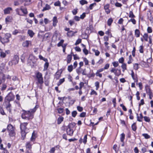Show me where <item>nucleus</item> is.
Here are the masks:
<instances>
[{
	"mask_svg": "<svg viewBox=\"0 0 153 153\" xmlns=\"http://www.w3.org/2000/svg\"><path fill=\"white\" fill-rule=\"evenodd\" d=\"M39 106L36 105L34 108L28 111L23 110V113L22 114V117L23 119L29 120L32 119L33 117V114L38 108Z\"/></svg>",
	"mask_w": 153,
	"mask_h": 153,
	"instance_id": "1",
	"label": "nucleus"
},
{
	"mask_svg": "<svg viewBox=\"0 0 153 153\" xmlns=\"http://www.w3.org/2000/svg\"><path fill=\"white\" fill-rule=\"evenodd\" d=\"M28 124L27 123H21L20 127L22 135V136L25 137L26 134V130L27 129L26 126Z\"/></svg>",
	"mask_w": 153,
	"mask_h": 153,
	"instance_id": "2",
	"label": "nucleus"
},
{
	"mask_svg": "<svg viewBox=\"0 0 153 153\" xmlns=\"http://www.w3.org/2000/svg\"><path fill=\"white\" fill-rule=\"evenodd\" d=\"M11 37V34H10L7 33L5 34L4 37L1 38V42L3 44L8 42H9V39Z\"/></svg>",
	"mask_w": 153,
	"mask_h": 153,
	"instance_id": "3",
	"label": "nucleus"
},
{
	"mask_svg": "<svg viewBox=\"0 0 153 153\" xmlns=\"http://www.w3.org/2000/svg\"><path fill=\"white\" fill-rule=\"evenodd\" d=\"M36 76L38 83L41 84H43L44 81L42 74L39 72H38L36 74Z\"/></svg>",
	"mask_w": 153,
	"mask_h": 153,
	"instance_id": "4",
	"label": "nucleus"
},
{
	"mask_svg": "<svg viewBox=\"0 0 153 153\" xmlns=\"http://www.w3.org/2000/svg\"><path fill=\"white\" fill-rule=\"evenodd\" d=\"M110 72L111 73H114L115 76H119L121 74V71L120 69H118L114 68H111Z\"/></svg>",
	"mask_w": 153,
	"mask_h": 153,
	"instance_id": "5",
	"label": "nucleus"
},
{
	"mask_svg": "<svg viewBox=\"0 0 153 153\" xmlns=\"http://www.w3.org/2000/svg\"><path fill=\"white\" fill-rule=\"evenodd\" d=\"M15 98V96L11 92L5 98V100H7L8 102L13 100Z\"/></svg>",
	"mask_w": 153,
	"mask_h": 153,
	"instance_id": "6",
	"label": "nucleus"
},
{
	"mask_svg": "<svg viewBox=\"0 0 153 153\" xmlns=\"http://www.w3.org/2000/svg\"><path fill=\"white\" fill-rule=\"evenodd\" d=\"M34 142L31 141H28L26 143L25 145L27 150L30 151L32 149V146L34 143Z\"/></svg>",
	"mask_w": 153,
	"mask_h": 153,
	"instance_id": "7",
	"label": "nucleus"
},
{
	"mask_svg": "<svg viewBox=\"0 0 153 153\" xmlns=\"http://www.w3.org/2000/svg\"><path fill=\"white\" fill-rule=\"evenodd\" d=\"M22 45L24 47L27 48L29 45H31V42L30 41L26 40L23 42Z\"/></svg>",
	"mask_w": 153,
	"mask_h": 153,
	"instance_id": "8",
	"label": "nucleus"
},
{
	"mask_svg": "<svg viewBox=\"0 0 153 153\" xmlns=\"http://www.w3.org/2000/svg\"><path fill=\"white\" fill-rule=\"evenodd\" d=\"M5 107L7 111H8L9 112H11V105L10 104L9 102H6L5 103Z\"/></svg>",
	"mask_w": 153,
	"mask_h": 153,
	"instance_id": "9",
	"label": "nucleus"
},
{
	"mask_svg": "<svg viewBox=\"0 0 153 153\" xmlns=\"http://www.w3.org/2000/svg\"><path fill=\"white\" fill-rule=\"evenodd\" d=\"M110 5L108 4H107L104 6V9L107 14H108L110 12V10L109 9Z\"/></svg>",
	"mask_w": 153,
	"mask_h": 153,
	"instance_id": "10",
	"label": "nucleus"
},
{
	"mask_svg": "<svg viewBox=\"0 0 153 153\" xmlns=\"http://www.w3.org/2000/svg\"><path fill=\"white\" fill-rule=\"evenodd\" d=\"M6 64L3 63L0 65V73H2L5 70V67Z\"/></svg>",
	"mask_w": 153,
	"mask_h": 153,
	"instance_id": "11",
	"label": "nucleus"
},
{
	"mask_svg": "<svg viewBox=\"0 0 153 153\" xmlns=\"http://www.w3.org/2000/svg\"><path fill=\"white\" fill-rule=\"evenodd\" d=\"M19 58L17 55H15L13 58V60H12L13 63L14 65H16L19 62Z\"/></svg>",
	"mask_w": 153,
	"mask_h": 153,
	"instance_id": "12",
	"label": "nucleus"
},
{
	"mask_svg": "<svg viewBox=\"0 0 153 153\" xmlns=\"http://www.w3.org/2000/svg\"><path fill=\"white\" fill-rule=\"evenodd\" d=\"M53 26L55 27L57 25V24L58 22L57 18L56 16H54L53 19Z\"/></svg>",
	"mask_w": 153,
	"mask_h": 153,
	"instance_id": "13",
	"label": "nucleus"
},
{
	"mask_svg": "<svg viewBox=\"0 0 153 153\" xmlns=\"http://www.w3.org/2000/svg\"><path fill=\"white\" fill-rule=\"evenodd\" d=\"M12 9L10 7H8L4 10V13L5 14L10 13L11 11L12 10Z\"/></svg>",
	"mask_w": 153,
	"mask_h": 153,
	"instance_id": "14",
	"label": "nucleus"
},
{
	"mask_svg": "<svg viewBox=\"0 0 153 153\" xmlns=\"http://www.w3.org/2000/svg\"><path fill=\"white\" fill-rule=\"evenodd\" d=\"M66 131L68 135L70 136H72L73 135L74 131L73 129H71L70 127L67 129Z\"/></svg>",
	"mask_w": 153,
	"mask_h": 153,
	"instance_id": "15",
	"label": "nucleus"
},
{
	"mask_svg": "<svg viewBox=\"0 0 153 153\" xmlns=\"http://www.w3.org/2000/svg\"><path fill=\"white\" fill-rule=\"evenodd\" d=\"M77 33V31H76L74 32L72 30H70L67 33V35L69 37H72L74 35L75 33Z\"/></svg>",
	"mask_w": 153,
	"mask_h": 153,
	"instance_id": "16",
	"label": "nucleus"
},
{
	"mask_svg": "<svg viewBox=\"0 0 153 153\" xmlns=\"http://www.w3.org/2000/svg\"><path fill=\"white\" fill-rule=\"evenodd\" d=\"M131 75L132 79L134 80L135 82H137L138 80L136 75H134L133 71L131 70Z\"/></svg>",
	"mask_w": 153,
	"mask_h": 153,
	"instance_id": "17",
	"label": "nucleus"
},
{
	"mask_svg": "<svg viewBox=\"0 0 153 153\" xmlns=\"http://www.w3.org/2000/svg\"><path fill=\"white\" fill-rule=\"evenodd\" d=\"M36 138V134L35 133V131H34L33 132L32 136L30 139V141L34 142L35 141Z\"/></svg>",
	"mask_w": 153,
	"mask_h": 153,
	"instance_id": "18",
	"label": "nucleus"
},
{
	"mask_svg": "<svg viewBox=\"0 0 153 153\" xmlns=\"http://www.w3.org/2000/svg\"><path fill=\"white\" fill-rule=\"evenodd\" d=\"M12 17L10 16H8L5 19L6 23L7 24L8 22H11L12 20Z\"/></svg>",
	"mask_w": 153,
	"mask_h": 153,
	"instance_id": "19",
	"label": "nucleus"
},
{
	"mask_svg": "<svg viewBox=\"0 0 153 153\" xmlns=\"http://www.w3.org/2000/svg\"><path fill=\"white\" fill-rule=\"evenodd\" d=\"M137 120L139 122H142V120L143 118L142 114L141 113L140 114V116H138V114H137Z\"/></svg>",
	"mask_w": 153,
	"mask_h": 153,
	"instance_id": "20",
	"label": "nucleus"
},
{
	"mask_svg": "<svg viewBox=\"0 0 153 153\" xmlns=\"http://www.w3.org/2000/svg\"><path fill=\"white\" fill-rule=\"evenodd\" d=\"M64 118L62 116L59 117L57 119V123L58 124H60L63 121Z\"/></svg>",
	"mask_w": 153,
	"mask_h": 153,
	"instance_id": "21",
	"label": "nucleus"
},
{
	"mask_svg": "<svg viewBox=\"0 0 153 153\" xmlns=\"http://www.w3.org/2000/svg\"><path fill=\"white\" fill-rule=\"evenodd\" d=\"M121 67L122 69V71L124 72L126 70H127V65L126 63H124L122 64Z\"/></svg>",
	"mask_w": 153,
	"mask_h": 153,
	"instance_id": "22",
	"label": "nucleus"
},
{
	"mask_svg": "<svg viewBox=\"0 0 153 153\" xmlns=\"http://www.w3.org/2000/svg\"><path fill=\"white\" fill-rule=\"evenodd\" d=\"M57 110L59 114L63 113L64 111V108L59 107L58 106Z\"/></svg>",
	"mask_w": 153,
	"mask_h": 153,
	"instance_id": "23",
	"label": "nucleus"
},
{
	"mask_svg": "<svg viewBox=\"0 0 153 153\" xmlns=\"http://www.w3.org/2000/svg\"><path fill=\"white\" fill-rule=\"evenodd\" d=\"M0 56L1 58H4L6 56V54L5 52L2 51L1 49H0Z\"/></svg>",
	"mask_w": 153,
	"mask_h": 153,
	"instance_id": "24",
	"label": "nucleus"
},
{
	"mask_svg": "<svg viewBox=\"0 0 153 153\" xmlns=\"http://www.w3.org/2000/svg\"><path fill=\"white\" fill-rule=\"evenodd\" d=\"M72 59V56L71 55H68L67 56V63L69 64L70 63L71 61V59Z\"/></svg>",
	"mask_w": 153,
	"mask_h": 153,
	"instance_id": "25",
	"label": "nucleus"
},
{
	"mask_svg": "<svg viewBox=\"0 0 153 153\" xmlns=\"http://www.w3.org/2000/svg\"><path fill=\"white\" fill-rule=\"evenodd\" d=\"M27 33L31 37H32L34 34V33L33 31L32 30H28Z\"/></svg>",
	"mask_w": 153,
	"mask_h": 153,
	"instance_id": "26",
	"label": "nucleus"
},
{
	"mask_svg": "<svg viewBox=\"0 0 153 153\" xmlns=\"http://www.w3.org/2000/svg\"><path fill=\"white\" fill-rule=\"evenodd\" d=\"M51 8V6L48 4H46L45 5V7H44L43 9L42 10V11H44L46 10H49Z\"/></svg>",
	"mask_w": 153,
	"mask_h": 153,
	"instance_id": "27",
	"label": "nucleus"
},
{
	"mask_svg": "<svg viewBox=\"0 0 153 153\" xmlns=\"http://www.w3.org/2000/svg\"><path fill=\"white\" fill-rule=\"evenodd\" d=\"M7 129L9 131L14 130V128L11 125L9 124L7 126Z\"/></svg>",
	"mask_w": 153,
	"mask_h": 153,
	"instance_id": "28",
	"label": "nucleus"
},
{
	"mask_svg": "<svg viewBox=\"0 0 153 153\" xmlns=\"http://www.w3.org/2000/svg\"><path fill=\"white\" fill-rule=\"evenodd\" d=\"M20 10L23 12L25 14H27L28 12L27 9L26 8H20Z\"/></svg>",
	"mask_w": 153,
	"mask_h": 153,
	"instance_id": "29",
	"label": "nucleus"
},
{
	"mask_svg": "<svg viewBox=\"0 0 153 153\" xmlns=\"http://www.w3.org/2000/svg\"><path fill=\"white\" fill-rule=\"evenodd\" d=\"M76 71L78 74L79 75L82 73V69L81 67H79L76 69Z\"/></svg>",
	"mask_w": 153,
	"mask_h": 153,
	"instance_id": "30",
	"label": "nucleus"
},
{
	"mask_svg": "<svg viewBox=\"0 0 153 153\" xmlns=\"http://www.w3.org/2000/svg\"><path fill=\"white\" fill-rule=\"evenodd\" d=\"M148 34L147 33H144L143 36V38L146 41H148Z\"/></svg>",
	"mask_w": 153,
	"mask_h": 153,
	"instance_id": "31",
	"label": "nucleus"
},
{
	"mask_svg": "<svg viewBox=\"0 0 153 153\" xmlns=\"http://www.w3.org/2000/svg\"><path fill=\"white\" fill-rule=\"evenodd\" d=\"M133 60L132 58V57L131 55H130L128 57V60L127 62V63L128 64H131L133 62Z\"/></svg>",
	"mask_w": 153,
	"mask_h": 153,
	"instance_id": "32",
	"label": "nucleus"
},
{
	"mask_svg": "<svg viewBox=\"0 0 153 153\" xmlns=\"http://www.w3.org/2000/svg\"><path fill=\"white\" fill-rule=\"evenodd\" d=\"M49 66V63L48 62H45L44 64L43 71H44L47 70Z\"/></svg>",
	"mask_w": 153,
	"mask_h": 153,
	"instance_id": "33",
	"label": "nucleus"
},
{
	"mask_svg": "<svg viewBox=\"0 0 153 153\" xmlns=\"http://www.w3.org/2000/svg\"><path fill=\"white\" fill-rule=\"evenodd\" d=\"M131 128L133 131H136L137 129V127L136 125V123H133L132 125Z\"/></svg>",
	"mask_w": 153,
	"mask_h": 153,
	"instance_id": "34",
	"label": "nucleus"
},
{
	"mask_svg": "<svg viewBox=\"0 0 153 153\" xmlns=\"http://www.w3.org/2000/svg\"><path fill=\"white\" fill-rule=\"evenodd\" d=\"M135 34L136 36L137 37H138L140 36V32L138 29H136L135 31Z\"/></svg>",
	"mask_w": 153,
	"mask_h": 153,
	"instance_id": "35",
	"label": "nucleus"
},
{
	"mask_svg": "<svg viewBox=\"0 0 153 153\" xmlns=\"http://www.w3.org/2000/svg\"><path fill=\"white\" fill-rule=\"evenodd\" d=\"M146 91L147 94L148 95H150V94H152V93L149 87L146 88Z\"/></svg>",
	"mask_w": 153,
	"mask_h": 153,
	"instance_id": "36",
	"label": "nucleus"
},
{
	"mask_svg": "<svg viewBox=\"0 0 153 153\" xmlns=\"http://www.w3.org/2000/svg\"><path fill=\"white\" fill-rule=\"evenodd\" d=\"M61 73L59 72H57L56 73L55 75V78L57 79H58L60 76Z\"/></svg>",
	"mask_w": 153,
	"mask_h": 153,
	"instance_id": "37",
	"label": "nucleus"
},
{
	"mask_svg": "<svg viewBox=\"0 0 153 153\" xmlns=\"http://www.w3.org/2000/svg\"><path fill=\"white\" fill-rule=\"evenodd\" d=\"M82 45L85 47L83 50V52L85 55H87L88 54V51L84 45L82 44Z\"/></svg>",
	"mask_w": 153,
	"mask_h": 153,
	"instance_id": "38",
	"label": "nucleus"
},
{
	"mask_svg": "<svg viewBox=\"0 0 153 153\" xmlns=\"http://www.w3.org/2000/svg\"><path fill=\"white\" fill-rule=\"evenodd\" d=\"M113 22V19L111 18H109V19H108L107 21L108 25L109 26H110L111 25Z\"/></svg>",
	"mask_w": 153,
	"mask_h": 153,
	"instance_id": "39",
	"label": "nucleus"
},
{
	"mask_svg": "<svg viewBox=\"0 0 153 153\" xmlns=\"http://www.w3.org/2000/svg\"><path fill=\"white\" fill-rule=\"evenodd\" d=\"M125 137V135L123 133L121 134L120 140L122 142H123Z\"/></svg>",
	"mask_w": 153,
	"mask_h": 153,
	"instance_id": "40",
	"label": "nucleus"
},
{
	"mask_svg": "<svg viewBox=\"0 0 153 153\" xmlns=\"http://www.w3.org/2000/svg\"><path fill=\"white\" fill-rule=\"evenodd\" d=\"M73 70V66L71 65L68 66V70L70 72H71Z\"/></svg>",
	"mask_w": 153,
	"mask_h": 153,
	"instance_id": "41",
	"label": "nucleus"
},
{
	"mask_svg": "<svg viewBox=\"0 0 153 153\" xmlns=\"http://www.w3.org/2000/svg\"><path fill=\"white\" fill-rule=\"evenodd\" d=\"M142 136L144 137L146 139H148L150 137V136L146 133L143 134Z\"/></svg>",
	"mask_w": 153,
	"mask_h": 153,
	"instance_id": "42",
	"label": "nucleus"
},
{
	"mask_svg": "<svg viewBox=\"0 0 153 153\" xmlns=\"http://www.w3.org/2000/svg\"><path fill=\"white\" fill-rule=\"evenodd\" d=\"M64 81H65V78H63L62 79H60L57 84V85L58 86L60 85Z\"/></svg>",
	"mask_w": 153,
	"mask_h": 153,
	"instance_id": "43",
	"label": "nucleus"
},
{
	"mask_svg": "<svg viewBox=\"0 0 153 153\" xmlns=\"http://www.w3.org/2000/svg\"><path fill=\"white\" fill-rule=\"evenodd\" d=\"M97 4L96 3H94L91 4L89 6V9L91 10L93 9V7L96 5Z\"/></svg>",
	"mask_w": 153,
	"mask_h": 153,
	"instance_id": "44",
	"label": "nucleus"
},
{
	"mask_svg": "<svg viewBox=\"0 0 153 153\" xmlns=\"http://www.w3.org/2000/svg\"><path fill=\"white\" fill-rule=\"evenodd\" d=\"M79 3L82 5L85 4H87L88 3V2L85 0H81L79 1Z\"/></svg>",
	"mask_w": 153,
	"mask_h": 153,
	"instance_id": "45",
	"label": "nucleus"
},
{
	"mask_svg": "<svg viewBox=\"0 0 153 153\" xmlns=\"http://www.w3.org/2000/svg\"><path fill=\"white\" fill-rule=\"evenodd\" d=\"M9 134L11 137L14 136L15 134L14 130L9 131Z\"/></svg>",
	"mask_w": 153,
	"mask_h": 153,
	"instance_id": "46",
	"label": "nucleus"
},
{
	"mask_svg": "<svg viewBox=\"0 0 153 153\" xmlns=\"http://www.w3.org/2000/svg\"><path fill=\"white\" fill-rule=\"evenodd\" d=\"M129 17L134 18L135 17V16L134 15L132 11H130L129 13Z\"/></svg>",
	"mask_w": 153,
	"mask_h": 153,
	"instance_id": "47",
	"label": "nucleus"
},
{
	"mask_svg": "<svg viewBox=\"0 0 153 153\" xmlns=\"http://www.w3.org/2000/svg\"><path fill=\"white\" fill-rule=\"evenodd\" d=\"M131 22L134 25L136 24V22L135 20L134 19H131L130 20H128V22Z\"/></svg>",
	"mask_w": 153,
	"mask_h": 153,
	"instance_id": "48",
	"label": "nucleus"
},
{
	"mask_svg": "<svg viewBox=\"0 0 153 153\" xmlns=\"http://www.w3.org/2000/svg\"><path fill=\"white\" fill-rule=\"evenodd\" d=\"M113 66L114 67H117L119 65V63L118 62L115 61L112 63Z\"/></svg>",
	"mask_w": 153,
	"mask_h": 153,
	"instance_id": "49",
	"label": "nucleus"
},
{
	"mask_svg": "<svg viewBox=\"0 0 153 153\" xmlns=\"http://www.w3.org/2000/svg\"><path fill=\"white\" fill-rule=\"evenodd\" d=\"M54 5L56 6H60L61 3L59 1H58L54 3Z\"/></svg>",
	"mask_w": 153,
	"mask_h": 153,
	"instance_id": "50",
	"label": "nucleus"
},
{
	"mask_svg": "<svg viewBox=\"0 0 153 153\" xmlns=\"http://www.w3.org/2000/svg\"><path fill=\"white\" fill-rule=\"evenodd\" d=\"M144 118V120L146 122H149L150 121V120L149 118V117L147 116H145L143 117Z\"/></svg>",
	"mask_w": 153,
	"mask_h": 153,
	"instance_id": "51",
	"label": "nucleus"
},
{
	"mask_svg": "<svg viewBox=\"0 0 153 153\" xmlns=\"http://www.w3.org/2000/svg\"><path fill=\"white\" fill-rule=\"evenodd\" d=\"M64 42V40H61L57 44V45L58 47H60V46H62H62H63L62 45V44Z\"/></svg>",
	"mask_w": 153,
	"mask_h": 153,
	"instance_id": "52",
	"label": "nucleus"
},
{
	"mask_svg": "<svg viewBox=\"0 0 153 153\" xmlns=\"http://www.w3.org/2000/svg\"><path fill=\"white\" fill-rule=\"evenodd\" d=\"M0 112L2 115H5L6 114L2 108L1 107H0Z\"/></svg>",
	"mask_w": 153,
	"mask_h": 153,
	"instance_id": "53",
	"label": "nucleus"
},
{
	"mask_svg": "<svg viewBox=\"0 0 153 153\" xmlns=\"http://www.w3.org/2000/svg\"><path fill=\"white\" fill-rule=\"evenodd\" d=\"M95 86L96 87V90H97L99 87V82H96L95 83Z\"/></svg>",
	"mask_w": 153,
	"mask_h": 153,
	"instance_id": "54",
	"label": "nucleus"
},
{
	"mask_svg": "<svg viewBox=\"0 0 153 153\" xmlns=\"http://www.w3.org/2000/svg\"><path fill=\"white\" fill-rule=\"evenodd\" d=\"M124 59L123 57L120 58L119 59V62L120 63H122V64L124 63Z\"/></svg>",
	"mask_w": 153,
	"mask_h": 153,
	"instance_id": "55",
	"label": "nucleus"
},
{
	"mask_svg": "<svg viewBox=\"0 0 153 153\" xmlns=\"http://www.w3.org/2000/svg\"><path fill=\"white\" fill-rule=\"evenodd\" d=\"M134 68L135 70H137L139 68L138 64L137 63H135L134 64Z\"/></svg>",
	"mask_w": 153,
	"mask_h": 153,
	"instance_id": "56",
	"label": "nucleus"
},
{
	"mask_svg": "<svg viewBox=\"0 0 153 153\" xmlns=\"http://www.w3.org/2000/svg\"><path fill=\"white\" fill-rule=\"evenodd\" d=\"M143 47L142 45L140 46L139 47V51L140 53H143Z\"/></svg>",
	"mask_w": 153,
	"mask_h": 153,
	"instance_id": "57",
	"label": "nucleus"
},
{
	"mask_svg": "<svg viewBox=\"0 0 153 153\" xmlns=\"http://www.w3.org/2000/svg\"><path fill=\"white\" fill-rule=\"evenodd\" d=\"M82 39H78L76 41L75 43V45H77L80 43L81 42Z\"/></svg>",
	"mask_w": 153,
	"mask_h": 153,
	"instance_id": "58",
	"label": "nucleus"
},
{
	"mask_svg": "<svg viewBox=\"0 0 153 153\" xmlns=\"http://www.w3.org/2000/svg\"><path fill=\"white\" fill-rule=\"evenodd\" d=\"M123 21H124V20L122 18H121L119 19V20L118 22V24H120V25L122 24Z\"/></svg>",
	"mask_w": 153,
	"mask_h": 153,
	"instance_id": "59",
	"label": "nucleus"
},
{
	"mask_svg": "<svg viewBox=\"0 0 153 153\" xmlns=\"http://www.w3.org/2000/svg\"><path fill=\"white\" fill-rule=\"evenodd\" d=\"M91 95H97V92L95 91L94 90H91V91L90 93Z\"/></svg>",
	"mask_w": 153,
	"mask_h": 153,
	"instance_id": "60",
	"label": "nucleus"
},
{
	"mask_svg": "<svg viewBox=\"0 0 153 153\" xmlns=\"http://www.w3.org/2000/svg\"><path fill=\"white\" fill-rule=\"evenodd\" d=\"M77 114L76 111H73L72 113V116L73 117H75Z\"/></svg>",
	"mask_w": 153,
	"mask_h": 153,
	"instance_id": "61",
	"label": "nucleus"
},
{
	"mask_svg": "<svg viewBox=\"0 0 153 153\" xmlns=\"http://www.w3.org/2000/svg\"><path fill=\"white\" fill-rule=\"evenodd\" d=\"M93 51L94 52L95 55L96 56H98L99 55L100 52L98 51L97 50H94Z\"/></svg>",
	"mask_w": 153,
	"mask_h": 153,
	"instance_id": "62",
	"label": "nucleus"
},
{
	"mask_svg": "<svg viewBox=\"0 0 153 153\" xmlns=\"http://www.w3.org/2000/svg\"><path fill=\"white\" fill-rule=\"evenodd\" d=\"M25 20L27 21V22L28 23L30 24H32L33 23V21L31 19H29L28 18H26L25 19Z\"/></svg>",
	"mask_w": 153,
	"mask_h": 153,
	"instance_id": "63",
	"label": "nucleus"
},
{
	"mask_svg": "<svg viewBox=\"0 0 153 153\" xmlns=\"http://www.w3.org/2000/svg\"><path fill=\"white\" fill-rule=\"evenodd\" d=\"M68 22L71 26H72L74 24V21L73 20H69Z\"/></svg>",
	"mask_w": 153,
	"mask_h": 153,
	"instance_id": "64",
	"label": "nucleus"
}]
</instances>
